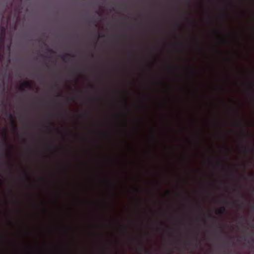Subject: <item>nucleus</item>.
I'll return each instance as SVG.
<instances>
[{
  "instance_id": "1",
  "label": "nucleus",
  "mask_w": 254,
  "mask_h": 254,
  "mask_svg": "<svg viewBox=\"0 0 254 254\" xmlns=\"http://www.w3.org/2000/svg\"><path fill=\"white\" fill-rule=\"evenodd\" d=\"M24 88H28L31 89L32 88V85L31 82L29 81L23 82L19 87V89L21 91L24 90Z\"/></svg>"
},
{
  "instance_id": "2",
  "label": "nucleus",
  "mask_w": 254,
  "mask_h": 254,
  "mask_svg": "<svg viewBox=\"0 0 254 254\" xmlns=\"http://www.w3.org/2000/svg\"><path fill=\"white\" fill-rule=\"evenodd\" d=\"M226 211V209L224 207H220L219 209L216 210V213L217 214L221 215Z\"/></svg>"
},
{
  "instance_id": "3",
  "label": "nucleus",
  "mask_w": 254,
  "mask_h": 254,
  "mask_svg": "<svg viewBox=\"0 0 254 254\" xmlns=\"http://www.w3.org/2000/svg\"><path fill=\"white\" fill-rule=\"evenodd\" d=\"M8 117H9V118H10V119L12 120L11 124H12V127H13V128H14V129H17V127H16V124H15V121H14V120L13 116H12V114H8Z\"/></svg>"
},
{
  "instance_id": "4",
  "label": "nucleus",
  "mask_w": 254,
  "mask_h": 254,
  "mask_svg": "<svg viewBox=\"0 0 254 254\" xmlns=\"http://www.w3.org/2000/svg\"><path fill=\"white\" fill-rule=\"evenodd\" d=\"M3 141L4 143V144H5L6 147L7 148V139L5 132L4 133V134L3 137Z\"/></svg>"
},
{
  "instance_id": "5",
  "label": "nucleus",
  "mask_w": 254,
  "mask_h": 254,
  "mask_svg": "<svg viewBox=\"0 0 254 254\" xmlns=\"http://www.w3.org/2000/svg\"><path fill=\"white\" fill-rule=\"evenodd\" d=\"M66 56H70L71 57H75V55H73V54H66L65 55H63L61 57L62 59L63 60H65V58L66 57Z\"/></svg>"
},
{
  "instance_id": "6",
  "label": "nucleus",
  "mask_w": 254,
  "mask_h": 254,
  "mask_svg": "<svg viewBox=\"0 0 254 254\" xmlns=\"http://www.w3.org/2000/svg\"><path fill=\"white\" fill-rule=\"evenodd\" d=\"M0 35H4L5 34V29L3 27H1L0 29Z\"/></svg>"
},
{
  "instance_id": "7",
  "label": "nucleus",
  "mask_w": 254,
  "mask_h": 254,
  "mask_svg": "<svg viewBox=\"0 0 254 254\" xmlns=\"http://www.w3.org/2000/svg\"><path fill=\"white\" fill-rule=\"evenodd\" d=\"M5 40V36L4 35H0V43L3 44Z\"/></svg>"
},
{
  "instance_id": "8",
  "label": "nucleus",
  "mask_w": 254,
  "mask_h": 254,
  "mask_svg": "<svg viewBox=\"0 0 254 254\" xmlns=\"http://www.w3.org/2000/svg\"><path fill=\"white\" fill-rule=\"evenodd\" d=\"M5 155L8 157H10L11 156V154L8 151H7L5 153Z\"/></svg>"
},
{
  "instance_id": "9",
  "label": "nucleus",
  "mask_w": 254,
  "mask_h": 254,
  "mask_svg": "<svg viewBox=\"0 0 254 254\" xmlns=\"http://www.w3.org/2000/svg\"><path fill=\"white\" fill-rule=\"evenodd\" d=\"M245 135L246 136V137H248L249 136V133H248V131H245Z\"/></svg>"
},
{
  "instance_id": "10",
  "label": "nucleus",
  "mask_w": 254,
  "mask_h": 254,
  "mask_svg": "<svg viewBox=\"0 0 254 254\" xmlns=\"http://www.w3.org/2000/svg\"><path fill=\"white\" fill-rule=\"evenodd\" d=\"M239 200H235L234 202V203L237 205H238V202H239Z\"/></svg>"
},
{
  "instance_id": "11",
  "label": "nucleus",
  "mask_w": 254,
  "mask_h": 254,
  "mask_svg": "<svg viewBox=\"0 0 254 254\" xmlns=\"http://www.w3.org/2000/svg\"><path fill=\"white\" fill-rule=\"evenodd\" d=\"M70 100H72V101H74V100H75V97H73H73H71L70 98Z\"/></svg>"
},
{
  "instance_id": "12",
  "label": "nucleus",
  "mask_w": 254,
  "mask_h": 254,
  "mask_svg": "<svg viewBox=\"0 0 254 254\" xmlns=\"http://www.w3.org/2000/svg\"><path fill=\"white\" fill-rule=\"evenodd\" d=\"M48 50L50 53H54V52L51 49H48Z\"/></svg>"
},
{
  "instance_id": "13",
  "label": "nucleus",
  "mask_w": 254,
  "mask_h": 254,
  "mask_svg": "<svg viewBox=\"0 0 254 254\" xmlns=\"http://www.w3.org/2000/svg\"><path fill=\"white\" fill-rule=\"evenodd\" d=\"M63 95L62 94H58V96H62Z\"/></svg>"
},
{
  "instance_id": "14",
  "label": "nucleus",
  "mask_w": 254,
  "mask_h": 254,
  "mask_svg": "<svg viewBox=\"0 0 254 254\" xmlns=\"http://www.w3.org/2000/svg\"><path fill=\"white\" fill-rule=\"evenodd\" d=\"M105 37V35H103L101 36H98V37Z\"/></svg>"
},
{
  "instance_id": "15",
  "label": "nucleus",
  "mask_w": 254,
  "mask_h": 254,
  "mask_svg": "<svg viewBox=\"0 0 254 254\" xmlns=\"http://www.w3.org/2000/svg\"><path fill=\"white\" fill-rule=\"evenodd\" d=\"M140 246L141 249L143 247V246L142 244H140Z\"/></svg>"
},
{
  "instance_id": "16",
  "label": "nucleus",
  "mask_w": 254,
  "mask_h": 254,
  "mask_svg": "<svg viewBox=\"0 0 254 254\" xmlns=\"http://www.w3.org/2000/svg\"><path fill=\"white\" fill-rule=\"evenodd\" d=\"M230 176H232V177H234V174L233 173H231L230 174Z\"/></svg>"
},
{
  "instance_id": "17",
  "label": "nucleus",
  "mask_w": 254,
  "mask_h": 254,
  "mask_svg": "<svg viewBox=\"0 0 254 254\" xmlns=\"http://www.w3.org/2000/svg\"><path fill=\"white\" fill-rule=\"evenodd\" d=\"M251 151V152H253V148H251V149H250Z\"/></svg>"
},
{
  "instance_id": "18",
  "label": "nucleus",
  "mask_w": 254,
  "mask_h": 254,
  "mask_svg": "<svg viewBox=\"0 0 254 254\" xmlns=\"http://www.w3.org/2000/svg\"><path fill=\"white\" fill-rule=\"evenodd\" d=\"M238 125L239 126H241V123H239L238 124Z\"/></svg>"
},
{
  "instance_id": "19",
  "label": "nucleus",
  "mask_w": 254,
  "mask_h": 254,
  "mask_svg": "<svg viewBox=\"0 0 254 254\" xmlns=\"http://www.w3.org/2000/svg\"><path fill=\"white\" fill-rule=\"evenodd\" d=\"M241 218L242 219H244V217H241Z\"/></svg>"
},
{
  "instance_id": "20",
  "label": "nucleus",
  "mask_w": 254,
  "mask_h": 254,
  "mask_svg": "<svg viewBox=\"0 0 254 254\" xmlns=\"http://www.w3.org/2000/svg\"><path fill=\"white\" fill-rule=\"evenodd\" d=\"M247 150V149L245 148V149H244V151H246Z\"/></svg>"
},
{
  "instance_id": "21",
  "label": "nucleus",
  "mask_w": 254,
  "mask_h": 254,
  "mask_svg": "<svg viewBox=\"0 0 254 254\" xmlns=\"http://www.w3.org/2000/svg\"><path fill=\"white\" fill-rule=\"evenodd\" d=\"M242 204H243V203H241V204L239 205L241 206L242 205Z\"/></svg>"
},
{
  "instance_id": "22",
  "label": "nucleus",
  "mask_w": 254,
  "mask_h": 254,
  "mask_svg": "<svg viewBox=\"0 0 254 254\" xmlns=\"http://www.w3.org/2000/svg\"><path fill=\"white\" fill-rule=\"evenodd\" d=\"M198 207H199V208H200V205H198Z\"/></svg>"
},
{
  "instance_id": "23",
  "label": "nucleus",
  "mask_w": 254,
  "mask_h": 254,
  "mask_svg": "<svg viewBox=\"0 0 254 254\" xmlns=\"http://www.w3.org/2000/svg\"><path fill=\"white\" fill-rule=\"evenodd\" d=\"M191 25L193 26H194V24H191Z\"/></svg>"
},
{
  "instance_id": "24",
  "label": "nucleus",
  "mask_w": 254,
  "mask_h": 254,
  "mask_svg": "<svg viewBox=\"0 0 254 254\" xmlns=\"http://www.w3.org/2000/svg\"><path fill=\"white\" fill-rule=\"evenodd\" d=\"M56 130L59 131L58 128H56Z\"/></svg>"
},
{
  "instance_id": "25",
  "label": "nucleus",
  "mask_w": 254,
  "mask_h": 254,
  "mask_svg": "<svg viewBox=\"0 0 254 254\" xmlns=\"http://www.w3.org/2000/svg\"><path fill=\"white\" fill-rule=\"evenodd\" d=\"M252 207L254 209V205H253Z\"/></svg>"
},
{
  "instance_id": "26",
  "label": "nucleus",
  "mask_w": 254,
  "mask_h": 254,
  "mask_svg": "<svg viewBox=\"0 0 254 254\" xmlns=\"http://www.w3.org/2000/svg\"><path fill=\"white\" fill-rule=\"evenodd\" d=\"M125 103H126V104H127V101L126 100L125 101Z\"/></svg>"
},
{
  "instance_id": "27",
  "label": "nucleus",
  "mask_w": 254,
  "mask_h": 254,
  "mask_svg": "<svg viewBox=\"0 0 254 254\" xmlns=\"http://www.w3.org/2000/svg\"><path fill=\"white\" fill-rule=\"evenodd\" d=\"M1 183V180L0 179V183Z\"/></svg>"
}]
</instances>
